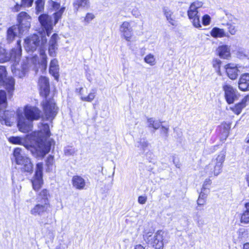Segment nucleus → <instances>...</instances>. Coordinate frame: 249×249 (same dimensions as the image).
Listing matches in <instances>:
<instances>
[{
	"label": "nucleus",
	"instance_id": "6e6552de",
	"mask_svg": "<svg viewBox=\"0 0 249 249\" xmlns=\"http://www.w3.org/2000/svg\"><path fill=\"white\" fill-rule=\"evenodd\" d=\"M17 126L20 132L28 133L33 129V122L25 118L22 114H18Z\"/></svg>",
	"mask_w": 249,
	"mask_h": 249
},
{
	"label": "nucleus",
	"instance_id": "338daca9",
	"mask_svg": "<svg viewBox=\"0 0 249 249\" xmlns=\"http://www.w3.org/2000/svg\"><path fill=\"white\" fill-rule=\"evenodd\" d=\"M246 142L247 143L249 144V136H248L246 139Z\"/></svg>",
	"mask_w": 249,
	"mask_h": 249
},
{
	"label": "nucleus",
	"instance_id": "cd10ccee",
	"mask_svg": "<svg viewBox=\"0 0 249 249\" xmlns=\"http://www.w3.org/2000/svg\"><path fill=\"white\" fill-rule=\"evenodd\" d=\"M162 12L167 21L171 25H176L175 17L173 14V12L169 7L164 6L162 8Z\"/></svg>",
	"mask_w": 249,
	"mask_h": 249
},
{
	"label": "nucleus",
	"instance_id": "dca6fc26",
	"mask_svg": "<svg viewBox=\"0 0 249 249\" xmlns=\"http://www.w3.org/2000/svg\"><path fill=\"white\" fill-rule=\"evenodd\" d=\"M40 55L41 58L40 62L38 61L37 57L36 55L33 56L31 61L34 64V68L36 71H37V65L41 66L42 70L45 71L47 67V56L45 53V51L43 49H40L39 51Z\"/></svg>",
	"mask_w": 249,
	"mask_h": 249
},
{
	"label": "nucleus",
	"instance_id": "6e6d98bb",
	"mask_svg": "<svg viewBox=\"0 0 249 249\" xmlns=\"http://www.w3.org/2000/svg\"><path fill=\"white\" fill-rule=\"evenodd\" d=\"M34 0H21L22 4L23 7H29L33 4Z\"/></svg>",
	"mask_w": 249,
	"mask_h": 249
},
{
	"label": "nucleus",
	"instance_id": "72a5a7b5",
	"mask_svg": "<svg viewBox=\"0 0 249 249\" xmlns=\"http://www.w3.org/2000/svg\"><path fill=\"white\" fill-rule=\"evenodd\" d=\"M74 10L76 11L81 8H88L89 7V0H74L73 3Z\"/></svg>",
	"mask_w": 249,
	"mask_h": 249
},
{
	"label": "nucleus",
	"instance_id": "13d9d810",
	"mask_svg": "<svg viewBox=\"0 0 249 249\" xmlns=\"http://www.w3.org/2000/svg\"><path fill=\"white\" fill-rule=\"evenodd\" d=\"M249 101V95L246 96L242 101L239 103L244 108L247 106V103Z\"/></svg>",
	"mask_w": 249,
	"mask_h": 249
},
{
	"label": "nucleus",
	"instance_id": "7c9ffc66",
	"mask_svg": "<svg viewBox=\"0 0 249 249\" xmlns=\"http://www.w3.org/2000/svg\"><path fill=\"white\" fill-rule=\"evenodd\" d=\"M210 34L214 38H222L229 36L228 34L223 29L218 27L213 28L210 32Z\"/></svg>",
	"mask_w": 249,
	"mask_h": 249
},
{
	"label": "nucleus",
	"instance_id": "49530a36",
	"mask_svg": "<svg viewBox=\"0 0 249 249\" xmlns=\"http://www.w3.org/2000/svg\"><path fill=\"white\" fill-rule=\"evenodd\" d=\"M243 108V107L239 103L236 104L234 107H231V110L237 115H239Z\"/></svg>",
	"mask_w": 249,
	"mask_h": 249
},
{
	"label": "nucleus",
	"instance_id": "20e7f679",
	"mask_svg": "<svg viewBox=\"0 0 249 249\" xmlns=\"http://www.w3.org/2000/svg\"><path fill=\"white\" fill-rule=\"evenodd\" d=\"M13 155L16 163L21 166L22 170L27 172L33 171V164L31 159L25 155L21 148L18 147L15 148L13 152Z\"/></svg>",
	"mask_w": 249,
	"mask_h": 249
},
{
	"label": "nucleus",
	"instance_id": "ddd939ff",
	"mask_svg": "<svg viewBox=\"0 0 249 249\" xmlns=\"http://www.w3.org/2000/svg\"><path fill=\"white\" fill-rule=\"evenodd\" d=\"M38 20L42 29L46 31L47 35L49 36L53 26L55 25L53 23L52 17L47 14H42L38 17Z\"/></svg>",
	"mask_w": 249,
	"mask_h": 249
},
{
	"label": "nucleus",
	"instance_id": "aec40b11",
	"mask_svg": "<svg viewBox=\"0 0 249 249\" xmlns=\"http://www.w3.org/2000/svg\"><path fill=\"white\" fill-rule=\"evenodd\" d=\"M38 83L40 89V94L41 96L46 97L50 92V86L48 79L45 76H40L39 78Z\"/></svg>",
	"mask_w": 249,
	"mask_h": 249
},
{
	"label": "nucleus",
	"instance_id": "a878e982",
	"mask_svg": "<svg viewBox=\"0 0 249 249\" xmlns=\"http://www.w3.org/2000/svg\"><path fill=\"white\" fill-rule=\"evenodd\" d=\"M219 56L223 59H229L231 57V48L227 45L220 46L217 48Z\"/></svg>",
	"mask_w": 249,
	"mask_h": 249
},
{
	"label": "nucleus",
	"instance_id": "2f4dec72",
	"mask_svg": "<svg viewBox=\"0 0 249 249\" xmlns=\"http://www.w3.org/2000/svg\"><path fill=\"white\" fill-rule=\"evenodd\" d=\"M18 62H13V64L11 66V70L12 72L16 76H18L19 78H22L26 74L25 68L23 67L21 70L17 68V66L18 64Z\"/></svg>",
	"mask_w": 249,
	"mask_h": 249
},
{
	"label": "nucleus",
	"instance_id": "f8f14e48",
	"mask_svg": "<svg viewBox=\"0 0 249 249\" xmlns=\"http://www.w3.org/2000/svg\"><path fill=\"white\" fill-rule=\"evenodd\" d=\"M39 36L34 34L27 37L24 40V48L28 53H33L35 51L39 44Z\"/></svg>",
	"mask_w": 249,
	"mask_h": 249
},
{
	"label": "nucleus",
	"instance_id": "de8ad7c7",
	"mask_svg": "<svg viewBox=\"0 0 249 249\" xmlns=\"http://www.w3.org/2000/svg\"><path fill=\"white\" fill-rule=\"evenodd\" d=\"M53 158L52 156H49L46 160L47 170L50 171L53 170Z\"/></svg>",
	"mask_w": 249,
	"mask_h": 249
},
{
	"label": "nucleus",
	"instance_id": "bf43d9fd",
	"mask_svg": "<svg viewBox=\"0 0 249 249\" xmlns=\"http://www.w3.org/2000/svg\"><path fill=\"white\" fill-rule=\"evenodd\" d=\"M22 6H23L22 3L21 4L17 3L12 8V11L14 12H18L20 10Z\"/></svg>",
	"mask_w": 249,
	"mask_h": 249
},
{
	"label": "nucleus",
	"instance_id": "39448f33",
	"mask_svg": "<svg viewBox=\"0 0 249 249\" xmlns=\"http://www.w3.org/2000/svg\"><path fill=\"white\" fill-rule=\"evenodd\" d=\"M21 40L17 41V46L12 49L9 53H6L5 49L0 48V63L11 61L13 62H19L21 55Z\"/></svg>",
	"mask_w": 249,
	"mask_h": 249
},
{
	"label": "nucleus",
	"instance_id": "0eeeda50",
	"mask_svg": "<svg viewBox=\"0 0 249 249\" xmlns=\"http://www.w3.org/2000/svg\"><path fill=\"white\" fill-rule=\"evenodd\" d=\"M24 117L32 122L38 120L41 116V111L37 107L27 105L23 108Z\"/></svg>",
	"mask_w": 249,
	"mask_h": 249
},
{
	"label": "nucleus",
	"instance_id": "7ed1b4c3",
	"mask_svg": "<svg viewBox=\"0 0 249 249\" xmlns=\"http://www.w3.org/2000/svg\"><path fill=\"white\" fill-rule=\"evenodd\" d=\"M225 157L226 151L222 150L213 158L212 164L205 167L204 170L210 177H212L213 175L217 176L222 172Z\"/></svg>",
	"mask_w": 249,
	"mask_h": 249
},
{
	"label": "nucleus",
	"instance_id": "37998d69",
	"mask_svg": "<svg viewBox=\"0 0 249 249\" xmlns=\"http://www.w3.org/2000/svg\"><path fill=\"white\" fill-rule=\"evenodd\" d=\"M6 104V95L5 91L0 90V109L5 107Z\"/></svg>",
	"mask_w": 249,
	"mask_h": 249
},
{
	"label": "nucleus",
	"instance_id": "0e129e2a",
	"mask_svg": "<svg viewBox=\"0 0 249 249\" xmlns=\"http://www.w3.org/2000/svg\"><path fill=\"white\" fill-rule=\"evenodd\" d=\"M134 249H144V248L142 245L139 244L135 246Z\"/></svg>",
	"mask_w": 249,
	"mask_h": 249
},
{
	"label": "nucleus",
	"instance_id": "f03ea898",
	"mask_svg": "<svg viewBox=\"0 0 249 249\" xmlns=\"http://www.w3.org/2000/svg\"><path fill=\"white\" fill-rule=\"evenodd\" d=\"M167 233L162 230L157 231L154 234L148 232L143 235L144 241L155 249H163L168 242Z\"/></svg>",
	"mask_w": 249,
	"mask_h": 249
},
{
	"label": "nucleus",
	"instance_id": "e2e57ef3",
	"mask_svg": "<svg viewBox=\"0 0 249 249\" xmlns=\"http://www.w3.org/2000/svg\"><path fill=\"white\" fill-rule=\"evenodd\" d=\"M206 202V200L198 198V199L197 200V204L198 205L201 206L204 205Z\"/></svg>",
	"mask_w": 249,
	"mask_h": 249
},
{
	"label": "nucleus",
	"instance_id": "680f3d73",
	"mask_svg": "<svg viewBox=\"0 0 249 249\" xmlns=\"http://www.w3.org/2000/svg\"><path fill=\"white\" fill-rule=\"evenodd\" d=\"M168 130H169V127L168 126H161V133L164 134L165 137H168Z\"/></svg>",
	"mask_w": 249,
	"mask_h": 249
},
{
	"label": "nucleus",
	"instance_id": "c9c22d12",
	"mask_svg": "<svg viewBox=\"0 0 249 249\" xmlns=\"http://www.w3.org/2000/svg\"><path fill=\"white\" fill-rule=\"evenodd\" d=\"M160 124V122L155 120L153 118H148L147 119V124L148 127L153 128L155 130H157L160 127L161 125Z\"/></svg>",
	"mask_w": 249,
	"mask_h": 249
},
{
	"label": "nucleus",
	"instance_id": "4be33fe9",
	"mask_svg": "<svg viewBox=\"0 0 249 249\" xmlns=\"http://www.w3.org/2000/svg\"><path fill=\"white\" fill-rule=\"evenodd\" d=\"M227 74L229 78L235 80L237 78L239 71L236 64L229 63L224 67Z\"/></svg>",
	"mask_w": 249,
	"mask_h": 249
},
{
	"label": "nucleus",
	"instance_id": "473e14b6",
	"mask_svg": "<svg viewBox=\"0 0 249 249\" xmlns=\"http://www.w3.org/2000/svg\"><path fill=\"white\" fill-rule=\"evenodd\" d=\"M240 222L244 224H249V202L245 204V210L240 214Z\"/></svg>",
	"mask_w": 249,
	"mask_h": 249
},
{
	"label": "nucleus",
	"instance_id": "69168bd1",
	"mask_svg": "<svg viewBox=\"0 0 249 249\" xmlns=\"http://www.w3.org/2000/svg\"><path fill=\"white\" fill-rule=\"evenodd\" d=\"M243 249H249V243H247L244 245Z\"/></svg>",
	"mask_w": 249,
	"mask_h": 249
},
{
	"label": "nucleus",
	"instance_id": "9d476101",
	"mask_svg": "<svg viewBox=\"0 0 249 249\" xmlns=\"http://www.w3.org/2000/svg\"><path fill=\"white\" fill-rule=\"evenodd\" d=\"M226 101L229 104H232L238 99L239 94L236 89L230 85L225 84L223 86Z\"/></svg>",
	"mask_w": 249,
	"mask_h": 249
},
{
	"label": "nucleus",
	"instance_id": "6ab92c4d",
	"mask_svg": "<svg viewBox=\"0 0 249 249\" xmlns=\"http://www.w3.org/2000/svg\"><path fill=\"white\" fill-rule=\"evenodd\" d=\"M132 28L130 23L128 21H124L120 27V31L122 36L127 41H130L133 35Z\"/></svg>",
	"mask_w": 249,
	"mask_h": 249
},
{
	"label": "nucleus",
	"instance_id": "e433bc0d",
	"mask_svg": "<svg viewBox=\"0 0 249 249\" xmlns=\"http://www.w3.org/2000/svg\"><path fill=\"white\" fill-rule=\"evenodd\" d=\"M48 7L53 10L57 11L60 7V2L59 0H49L48 1Z\"/></svg>",
	"mask_w": 249,
	"mask_h": 249
},
{
	"label": "nucleus",
	"instance_id": "3c124183",
	"mask_svg": "<svg viewBox=\"0 0 249 249\" xmlns=\"http://www.w3.org/2000/svg\"><path fill=\"white\" fill-rule=\"evenodd\" d=\"M212 183V180L210 178H206L202 185L201 190L204 191H209V187Z\"/></svg>",
	"mask_w": 249,
	"mask_h": 249
},
{
	"label": "nucleus",
	"instance_id": "c03bdc74",
	"mask_svg": "<svg viewBox=\"0 0 249 249\" xmlns=\"http://www.w3.org/2000/svg\"><path fill=\"white\" fill-rule=\"evenodd\" d=\"M77 152V150L72 147L68 146L65 147L64 150V154L67 156H74Z\"/></svg>",
	"mask_w": 249,
	"mask_h": 249
},
{
	"label": "nucleus",
	"instance_id": "4468645a",
	"mask_svg": "<svg viewBox=\"0 0 249 249\" xmlns=\"http://www.w3.org/2000/svg\"><path fill=\"white\" fill-rule=\"evenodd\" d=\"M51 208V205L40 202H37L30 210V213L34 216H41L48 213Z\"/></svg>",
	"mask_w": 249,
	"mask_h": 249
},
{
	"label": "nucleus",
	"instance_id": "412c9836",
	"mask_svg": "<svg viewBox=\"0 0 249 249\" xmlns=\"http://www.w3.org/2000/svg\"><path fill=\"white\" fill-rule=\"evenodd\" d=\"M17 25H14L8 28L7 31V39L8 42L13 41L16 36L20 37L23 34Z\"/></svg>",
	"mask_w": 249,
	"mask_h": 249
},
{
	"label": "nucleus",
	"instance_id": "774afa93",
	"mask_svg": "<svg viewBox=\"0 0 249 249\" xmlns=\"http://www.w3.org/2000/svg\"><path fill=\"white\" fill-rule=\"evenodd\" d=\"M247 180L248 183V185L249 186V175L248 176Z\"/></svg>",
	"mask_w": 249,
	"mask_h": 249
},
{
	"label": "nucleus",
	"instance_id": "b1692460",
	"mask_svg": "<svg viewBox=\"0 0 249 249\" xmlns=\"http://www.w3.org/2000/svg\"><path fill=\"white\" fill-rule=\"evenodd\" d=\"M72 184L76 189L81 190L86 189V182L84 178L80 176H74L72 178Z\"/></svg>",
	"mask_w": 249,
	"mask_h": 249
},
{
	"label": "nucleus",
	"instance_id": "f3484780",
	"mask_svg": "<svg viewBox=\"0 0 249 249\" xmlns=\"http://www.w3.org/2000/svg\"><path fill=\"white\" fill-rule=\"evenodd\" d=\"M15 112L14 111H2L0 109V122L2 124L7 126L12 125L15 120Z\"/></svg>",
	"mask_w": 249,
	"mask_h": 249
},
{
	"label": "nucleus",
	"instance_id": "c756f323",
	"mask_svg": "<svg viewBox=\"0 0 249 249\" xmlns=\"http://www.w3.org/2000/svg\"><path fill=\"white\" fill-rule=\"evenodd\" d=\"M49 72L56 79L58 78L59 65L58 60L56 58H54L51 61Z\"/></svg>",
	"mask_w": 249,
	"mask_h": 249
},
{
	"label": "nucleus",
	"instance_id": "864d4df0",
	"mask_svg": "<svg viewBox=\"0 0 249 249\" xmlns=\"http://www.w3.org/2000/svg\"><path fill=\"white\" fill-rule=\"evenodd\" d=\"M209 193V191H204L201 190L198 198L206 200L208 195Z\"/></svg>",
	"mask_w": 249,
	"mask_h": 249
},
{
	"label": "nucleus",
	"instance_id": "052dcab7",
	"mask_svg": "<svg viewBox=\"0 0 249 249\" xmlns=\"http://www.w3.org/2000/svg\"><path fill=\"white\" fill-rule=\"evenodd\" d=\"M147 197L144 196H141L138 197V202L141 204H144L146 203Z\"/></svg>",
	"mask_w": 249,
	"mask_h": 249
},
{
	"label": "nucleus",
	"instance_id": "5fc2aeb1",
	"mask_svg": "<svg viewBox=\"0 0 249 249\" xmlns=\"http://www.w3.org/2000/svg\"><path fill=\"white\" fill-rule=\"evenodd\" d=\"M211 21V17L208 15H204L202 18V23L204 25H208Z\"/></svg>",
	"mask_w": 249,
	"mask_h": 249
},
{
	"label": "nucleus",
	"instance_id": "ea45409f",
	"mask_svg": "<svg viewBox=\"0 0 249 249\" xmlns=\"http://www.w3.org/2000/svg\"><path fill=\"white\" fill-rule=\"evenodd\" d=\"M44 1L45 0H37L36 1V14H38L43 11Z\"/></svg>",
	"mask_w": 249,
	"mask_h": 249
},
{
	"label": "nucleus",
	"instance_id": "1a4fd4ad",
	"mask_svg": "<svg viewBox=\"0 0 249 249\" xmlns=\"http://www.w3.org/2000/svg\"><path fill=\"white\" fill-rule=\"evenodd\" d=\"M42 162H38L36 165V170L35 177H34L32 182L33 189L38 191L43 184L42 180Z\"/></svg>",
	"mask_w": 249,
	"mask_h": 249
},
{
	"label": "nucleus",
	"instance_id": "bb28decb",
	"mask_svg": "<svg viewBox=\"0 0 249 249\" xmlns=\"http://www.w3.org/2000/svg\"><path fill=\"white\" fill-rule=\"evenodd\" d=\"M49 196L48 191L46 189H43L37 194L36 198V202L42 203H46L49 205H51L49 199Z\"/></svg>",
	"mask_w": 249,
	"mask_h": 249
},
{
	"label": "nucleus",
	"instance_id": "4c0bfd02",
	"mask_svg": "<svg viewBox=\"0 0 249 249\" xmlns=\"http://www.w3.org/2000/svg\"><path fill=\"white\" fill-rule=\"evenodd\" d=\"M144 61L151 66H154L156 63L155 57L151 53L146 55L144 58Z\"/></svg>",
	"mask_w": 249,
	"mask_h": 249
},
{
	"label": "nucleus",
	"instance_id": "f704fd0d",
	"mask_svg": "<svg viewBox=\"0 0 249 249\" xmlns=\"http://www.w3.org/2000/svg\"><path fill=\"white\" fill-rule=\"evenodd\" d=\"M235 54L240 59H249V53L243 48H239L235 52Z\"/></svg>",
	"mask_w": 249,
	"mask_h": 249
},
{
	"label": "nucleus",
	"instance_id": "a211bd4d",
	"mask_svg": "<svg viewBox=\"0 0 249 249\" xmlns=\"http://www.w3.org/2000/svg\"><path fill=\"white\" fill-rule=\"evenodd\" d=\"M59 39L58 36L57 34H53L49 41L48 46V53L51 57H55L57 55L58 50L57 41Z\"/></svg>",
	"mask_w": 249,
	"mask_h": 249
},
{
	"label": "nucleus",
	"instance_id": "c85d7f7f",
	"mask_svg": "<svg viewBox=\"0 0 249 249\" xmlns=\"http://www.w3.org/2000/svg\"><path fill=\"white\" fill-rule=\"evenodd\" d=\"M148 140L145 137H141L136 140L135 146L142 152L146 150L149 146Z\"/></svg>",
	"mask_w": 249,
	"mask_h": 249
},
{
	"label": "nucleus",
	"instance_id": "09e8293b",
	"mask_svg": "<svg viewBox=\"0 0 249 249\" xmlns=\"http://www.w3.org/2000/svg\"><path fill=\"white\" fill-rule=\"evenodd\" d=\"M193 25L196 28H200L201 27L200 24V18L198 15L196 16L194 18L191 19Z\"/></svg>",
	"mask_w": 249,
	"mask_h": 249
},
{
	"label": "nucleus",
	"instance_id": "4d7b16f0",
	"mask_svg": "<svg viewBox=\"0 0 249 249\" xmlns=\"http://www.w3.org/2000/svg\"><path fill=\"white\" fill-rule=\"evenodd\" d=\"M131 14L136 18H139L141 16V12L138 8H134L131 11Z\"/></svg>",
	"mask_w": 249,
	"mask_h": 249
},
{
	"label": "nucleus",
	"instance_id": "79ce46f5",
	"mask_svg": "<svg viewBox=\"0 0 249 249\" xmlns=\"http://www.w3.org/2000/svg\"><path fill=\"white\" fill-rule=\"evenodd\" d=\"M65 9V7H62L53 14V17L54 18V23L55 24H56L58 21L61 18L62 15L64 12Z\"/></svg>",
	"mask_w": 249,
	"mask_h": 249
},
{
	"label": "nucleus",
	"instance_id": "58836bf2",
	"mask_svg": "<svg viewBox=\"0 0 249 249\" xmlns=\"http://www.w3.org/2000/svg\"><path fill=\"white\" fill-rule=\"evenodd\" d=\"M228 33L231 35H235L238 31V27L233 23H228L227 24Z\"/></svg>",
	"mask_w": 249,
	"mask_h": 249
},
{
	"label": "nucleus",
	"instance_id": "8fccbe9b",
	"mask_svg": "<svg viewBox=\"0 0 249 249\" xmlns=\"http://www.w3.org/2000/svg\"><path fill=\"white\" fill-rule=\"evenodd\" d=\"M95 18L94 14L92 13H88L84 18V21L87 24L89 23Z\"/></svg>",
	"mask_w": 249,
	"mask_h": 249
},
{
	"label": "nucleus",
	"instance_id": "f257e3e1",
	"mask_svg": "<svg viewBox=\"0 0 249 249\" xmlns=\"http://www.w3.org/2000/svg\"><path fill=\"white\" fill-rule=\"evenodd\" d=\"M40 129V131H34L26 136L25 139L28 142L20 137H11L9 141L13 144L23 145L35 156L42 159L50 151L52 145L54 144V142L52 139H48L51 135L48 124H41Z\"/></svg>",
	"mask_w": 249,
	"mask_h": 249
},
{
	"label": "nucleus",
	"instance_id": "a19ab883",
	"mask_svg": "<svg viewBox=\"0 0 249 249\" xmlns=\"http://www.w3.org/2000/svg\"><path fill=\"white\" fill-rule=\"evenodd\" d=\"M96 91L95 89H92L87 96H81V99L82 101L90 102L93 100L96 96Z\"/></svg>",
	"mask_w": 249,
	"mask_h": 249
},
{
	"label": "nucleus",
	"instance_id": "603ef678",
	"mask_svg": "<svg viewBox=\"0 0 249 249\" xmlns=\"http://www.w3.org/2000/svg\"><path fill=\"white\" fill-rule=\"evenodd\" d=\"M221 127L223 128L224 133H225V136L226 137H228L229 131L231 128L230 124L227 123L222 124L221 125Z\"/></svg>",
	"mask_w": 249,
	"mask_h": 249
},
{
	"label": "nucleus",
	"instance_id": "423d86ee",
	"mask_svg": "<svg viewBox=\"0 0 249 249\" xmlns=\"http://www.w3.org/2000/svg\"><path fill=\"white\" fill-rule=\"evenodd\" d=\"M6 75L5 67L0 66V85H3L9 94L11 95L14 90L15 80L11 77L6 78Z\"/></svg>",
	"mask_w": 249,
	"mask_h": 249
},
{
	"label": "nucleus",
	"instance_id": "5701e85b",
	"mask_svg": "<svg viewBox=\"0 0 249 249\" xmlns=\"http://www.w3.org/2000/svg\"><path fill=\"white\" fill-rule=\"evenodd\" d=\"M203 3L201 1L196 0L192 3L187 11V15L189 19L194 18L198 15V9L202 7Z\"/></svg>",
	"mask_w": 249,
	"mask_h": 249
},
{
	"label": "nucleus",
	"instance_id": "393cba45",
	"mask_svg": "<svg viewBox=\"0 0 249 249\" xmlns=\"http://www.w3.org/2000/svg\"><path fill=\"white\" fill-rule=\"evenodd\" d=\"M239 89L242 91L249 90V73L242 74L238 81Z\"/></svg>",
	"mask_w": 249,
	"mask_h": 249
},
{
	"label": "nucleus",
	"instance_id": "9b49d317",
	"mask_svg": "<svg viewBox=\"0 0 249 249\" xmlns=\"http://www.w3.org/2000/svg\"><path fill=\"white\" fill-rule=\"evenodd\" d=\"M31 17L26 12H20L17 17L18 27L24 33L29 30L31 26Z\"/></svg>",
	"mask_w": 249,
	"mask_h": 249
},
{
	"label": "nucleus",
	"instance_id": "2eb2a0df",
	"mask_svg": "<svg viewBox=\"0 0 249 249\" xmlns=\"http://www.w3.org/2000/svg\"><path fill=\"white\" fill-rule=\"evenodd\" d=\"M43 109L46 119L52 121L57 114V108L55 104L52 101H46L43 104Z\"/></svg>",
	"mask_w": 249,
	"mask_h": 249
},
{
	"label": "nucleus",
	"instance_id": "a18cd8bd",
	"mask_svg": "<svg viewBox=\"0 0 249 249\" xmlns=\"http://www.w3.org/2000/svg\"><path fill=\"white\" fill-rule=\"evenodd\" d=\"M221 61L218 59H213V66L215 69V71L220 75V66Z\"/></svg>",
	"mask_w": 249,
	"mask_h": 249
}]
</instances>
